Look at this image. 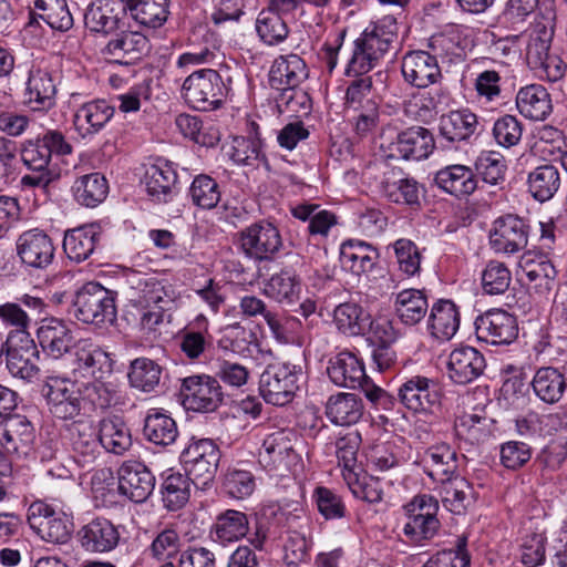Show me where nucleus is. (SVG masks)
I'll return each mask as SVG.
<instances>
[{
	"instance_id": "1",
	"label": "nucleus",
	"mask_w": 567,
	"mask_h": 567,
	"mask_svg": "<svg viewBox=\"0 0 567 567\" xmlns=\"http://www.w3.org/2000/svg\"><path fill=\"white\" fill-rule=\"evenodd\" d=\"M231 79L213 69H202L189 74L182 85L184 101L197 111H214L225 103Z\"/></svg>"
},
{
	"instance_id": "2",
	"label": "nucleus",
	"mask_w": 567,
	"mask_h": 567,
	"mask_svg": "<svg viewBox=\"0 0 567 567\" xmlns=\"http://www.w3.org/2000/svg\"><path fill=\"white\" fill-rule=\"evenodd\" d=\"M73 316L81 322L102 327L116 319L114 293L96 282L84 285L72 302Z\"/></svg>"
},
{
	"instance_id": "3",
	"label": "nucleus",
	"mask_w": 567,
	"mask_h": 567,
	"mask_svg": "<svg viewBox=\"0 0 567 567\" xmlns=\"http://www.w3.org/2000/svg\"><path fill=\"white\" fill-rule=\"evenodd\" d=\"M220 456V450L212 439L192 437L179 458L192 483L205 489L215 478Z\"/></svg>"
},
{
	"instance_id": "4",
	"label": "nucleus",
	"mask_w": 567,
	"mask_h": 567,
	"mask_svg": "<svg viewBox=\"0 0 567 567\" xmlns=\"http://www.w3.org/2000/svg\"><path fill=\"white\" fill-rule=\"evenodd\" d=\"M41 393L50 413L60 420H73L83 415L80 385L70 378L48 374L43 380Z\"/></svg>"
},
{
	"instance_id": "5",
	"label": "nucleus",
	"mask_w": 567,
	"mask_h": 567,
	"mask_svg": "<svg viewBox=\"0 0 567 567\" xmlns=\"http://www.w3.org/2000/svg\"><path fill=\"white\" fill-rule=\"evenodd\" d=\"M28 522L30 527L47 543L63 545L71 539L72 518L63 511L42 501H35L30 505Z\"/></svg>"
},
{
	"instance_id": "6",
	"label": "nucleus",
	"mask_w": 567,
	"mask_h": 567,
	"mask_svg": "<svg viewBox=\"0 0 567 567\" xmlns=\"http://www.w3.org/2000/svg\"><path fill=\"white\" fill-rule=\"evenodd\" d=\"M437 501L431 495H417L404 506L406 522L403 526L404 536L413 543L420 544L432 539L440 529L436 517Z\"/></svg>"
},
{
	"instance_id": "7",
	"label": "nucleus",
	"mask_w": 567,
	"mask_h": 567,
	"mask_svg": "<svg viewBox=\"0 0 567 567\" xmlns=\"http://www.w3.org/2000/svg\"><path fill=\"white\" fill-rule=\"evenodd\" d=\"M238 236L241 251L255 261L274 259L284 246L278 227L266 219L247 226Z\"/></svg>"
},
{
	"instance_id": "8",
	"label": "nucleus",
	"mask_w": 567,
	"mask_h": 567,
	"mask_svg": "<svg viewBox=\"0 0 567 567\" xmlns=\"http://www.w3.org/2000/svg\"><path fill=\"white\" fill-rule=\"evenodd\" d=\"M298 390L296 365L269 364L259 379V391L267 403L282 406L290 403Z\"/></svg>"
},
{
	"instance_id": "9",
	"label": "nucleus",
	"mask_w": 567,
	"mask_h": 567,
	"mask_svg": "<svg viewBox=\"0 0 567 567\" xmlns=\"http://www.w3.org/2000/svg\"><path fill=\"white\" fill-rule=\"evenodd\" d=\"M181 396L183 405L195 412H213L224 400L219 381L206 374L185 378Z\"/></svg>"
},
{
	"instance_id": "10",
	"label": "nucleus",
	"mask_w": 567,
	"mask_h": 567,
	"mask_svg": "<svg viewBox=\"0 0 567 567\" xmlns=\"http://www.w3.org/2000/svg\"><path fill=\"white\" fill-rule=\"evenodd\" d=\"M529 226L517 215H505L494 220L489 245L496 254L515 255L527 247Z\"/></svg>"
},
{
	"instance_id": "11",
	"label": "nucleus",
	"mask_w": 567,
	"mask_h": 567,
	"mask_svg": "<svg viewBox=\"0 0 567 567\" xmlns=\"http://www.w3.org/2000/svg\"><path fill=\"white\" fill-rule=\"evenodd\" d=\"M475 333L480 341L493 346L511 344L518 337V324L515 316L494 308L475 319Z\"/></svg>"
},
{
	"instance_id": "12",
	"label": "nucleus",
	"mask_w": 567,
	"mask_h": 567,
	"mask_svg": "<svg viewBox=\"0 0 567 567\" xmlns=\"http://www.w3.org/2000/svg\"><path fill=\"white\" fill-rule=\"evenodd\" d=\"M16 251L27 268L43 270L53 262L55 247L44 230L33 228L18 236Z\"/></svg>"
},
{
	"instance_id": "13",
	"label": "nucleus",
	"mask_w": 567,
	"mask_h": 567,
	"mask_svg": "<svg viewBox=\"0 0 567 567\" xmlns=\"http://www.w3.org/2000/svg\"><path fill=\"white\" fill-rule=\"evenodd\" d=\"M398 400L414 413L432 412L441 403V392L434 379L413 375L398 388Z\"/></svg>"
},
{
	"instance_id": "14",
	"label": "nucleus",
	"mask_w": 567,
	"mask_h": 567,
	"mask_svg": "<svg viewBox=\"0 0 567 567\" xmlns=\"http://www.w3.org/2000/svg\"><path fill=\"white\" fill-rule=\"evenodd\" d=\"M290 431H277L266 436L258 453L259 464L268 472L281 475L298 461Z\"/></svg>"
},
{
	"instance_id": "15",
	"label": "nucleus",
	"mask_w": 567,
	"mask_h": 567,
	"mask_svg": "<svg viewBox=\"0 0 567 567\" xmlns=\"http://www.w3.org/2000/svg\"><path fill=\"white\" fill-rule=\"evenodd\" d=\"M72 146L59 131H48L34 141H27L21 151L23 164L30 171L51 169L52 155H66Z\"/></svg>"
},
{
	"instance_id": "16",
	"label": "nucleus",
	"mask_w": 567,
	"mask_h": 567,
	"mask_svg": "<svg viewBox=\"0 0 567 567\" xmlns=\"http://www.w3.org/2000/svg\"><path fill=\"white\" fill-rule=\"evenodd\" d=\"M378 187L382 196L391 203L420 206L423 187L401 168L385 166L379 177Z\"/></svg>"
},
{
	"instance_id": "17",
	"label": "nucleus",
	"mask_w": 567,
	"mask_h": 567,
	"mask_svg": "<svg viewBox=\"0 0 567 567\" xmlns=\"http://www.w3.org/2000/svg\"><path fill=\"white\" fill-rule=\"evenodd\" d=\"M126 0H93L84 14L85 27L92 32L112 33L126 25Z\"/></svg>"
},
{
	"instance_id": "18",
	"label": "nucleus",
	"mask_w": 567,
	"mask_h": 567,
	"mask_svg": "<svg viewBox=\"0 0 567 567\" xmlns=\"http://www.w3.org/2000/svg\"><path fill=\"white\" fill-rule=\"evenodd\" d=\"M66 437L73 458L81 466L92 464L100 455L99 430L90 417L74 420L66 426Z\"/></svg>"
},
{
	"instance_id": "19",
	"label": "nucleus",
	"mask_w": 567,
	"mask_h": 567,
	"mask_svg": "<svg viewBox=\"0 0 567 567\" xmlns=\"http://www.w3.org/2000/svg\"><path fill=\"white\" fill-rule=\"evenodd\" d=\"M401 72L404 81L417 89L434 85L443 78L436 55L423 50L408 52L402 59Z\"/></svg>"
},
{
	"instance_id": "20",
	"label": "nucleus",
	"mask_w": 567,
	"mask_h": 567,
	"mask_svg": "<svg viewBox=\"0 0 567 567\" xmlns=\"http://www.w3.org/2000/svg\"><path fill=\"white\" fill-rule=\"evenodd\" d=\"M117 475L120 494L132 502H145L155 488V476L148 467L141 462H124L120 466Z\"/></svg>"
},
{
	"instance_id": "21",
	"label": "nucleus",
	"mask_w": 567,
	"mask_h": 567,
	"mask_svg": "<svg viewBox=\"0 0 567 567\" xmlns=\"http://www.w3.org/2000/svg\"><path fill=\"white\" fill-rule=\"evenodd\" d=\"M519 266L537 293L547 296L557 284L558 271L547 252L536 249L525 251Z\"/></svg>"
},
{
	"instance_id": "22",
	"label": "nucleus",
	"mask_w": 567,
	"mask_h": 567,
	"mask_svg": "<svg viewBox=\"0 0 567 567\" xmlns=\"http://www.w3.org/2000/svg\"><path fill=\"white\" fill-rule=\"evenodd\" d=\"M150 49V40L144 33L123 28L107 41L103 53L116 63L128 65L145 56Z\"/></svg>"
},
{
	"instance_id": "23",
	"label": "nucleus",
	"mask_w": 567,
	"mask_h": 567,
	"mask_svg": "<svg viewBox=\"0 0 567 567\" xmlns=\"http://www.w3.org/2000/svg\"><path fill=\"white\" fill-rule=\"evenodd\" d=\"M34 441V427L24 415H9L0 424V445L8 454L28 456Z\"/></svg>"
},
{
	"instance_id": "24",
	"label": "nucleus",
	"mask_w": 567,
	"mask_h": 567,
	"mask_svg": "<svg viewBox=\"0 0 567 567\" xmlns=\"http://www.w3.org/2000/svg\"><path fill=\"white\" fill-rule=\"evenodd\" d=\"M37 338L42 351L53 359L62 358L75 344L71 328L58 318L41 320L37 329Z\"/></svg>"
},
{
	"instance_id": "25",
	"label": "nucleus",
	"mask_w": 567,
	"mask_h": 567,
	"mask_svg": "<svg viewBox=\"0 0 567 567\" xmlns=\"http://www.w3.org/2000/svg\"><path fill=\"white\" fill-rule=\"evenodd\" d=\"M327 372L330 380L338 386L363 390L369 383L362 360L349 351H342L332 357Z\"/></svg>"
},
{
	"instance_id": "26",
	"label": "nucleus",
	"mask_w": 567,
	"mask_h": 567,
	"mask_svg": "<svg viewBox=\"0 0 567 567\" xmlns=\"http://www.w3.org/2000/svg\"><path fill=\"white\" fill-rule=\"evenodd\" d=\"M112 371L113 360L107 351L87 340H83L76 346L74 375L100 380L111 374Z\"/></svg>"
},
{
	"instance_id": "27",
	"label": "nucleus",
	"mask_w": 567,
	"mask_h": 567,
	"mask_svg": "<svg viewBox=\"0 0 567 567\" xmlns=\"http://www.w3.org/2000/svg\"><path fill=\"white\" fill-rule=\"evenodd\" d=\"M82 548L89 553H109L120 540L114 524L104 517H96L83 525L78 532Z\"/></svg>"
},
{
	"instance_id": "28",
	"label": "nucleus",
	"mask_w": 567,
	"mask_h": 567,
	"mask_svg": "<svg viewBox=\"0 0 567 567\" xmlns=\"http://www.w3.org/2000/svg\"><path fill=\"white\" fill-rule=\"evenodd\" d=\"M435 146L432 133L424 127L413 126L401 132L392 143V157L421 161L427 158Z\"/></svg>"
},
{
	"instance_id": "29",
	"label": "nucleus",
	"mask_w": 567,
	"mask_h": 567,
	"mask_svg": "<svg viewBox=\"0 0 567 567\" xmlns=\"http://www.w3.org/2000/svg\"><path fill=\"white\" fill-rule=\"evenodd\" d=\"M115 114V107L104 99H96L82 104L74 113L73 123L82 137H90L101 132Z\"/></svg>"
},
{
	"instance_id": "30",
	"label": "nucleus",
	"mask_w": 567,
	"mask_h": 567,
	"mask_svg": "<svg viewBox=\"0 0 567 567\" xmlns=\"http://www.w3.org/2000/svg\"><path fill=\"white\" fill-rule=\"evenodd\" d=\"M177 173L167 162L151 165L143 178L150 198L155 203L172 202L177 194Z\"/></svg>"
},
{
	"instance_id": "31",
	"label": "nucleus",
	"mask_w": 567,
	"mask_h": 567,
	"mask_svg": "<svg viewBox=\"0 0 567 567\" xmlns=\"http://www.w3.org/2000/svg\"><path fill=\"white\" fill-rule=\"evenodd\" d=\"M307 76L306 63L299 55H280L270 68L269 84L272 89L285 93L299 86Z\"/></svg>"
},
{
	"instance_id": "32",
	"label": "nucleus",
	"mask_w": 567,
	"mask_h": 567,
	"mask_svg": "<svg viewBox=\"0 0 567 567\" xmlns=\"http://www.w3.org/2000/svg\"><path fill=\"white\" fill-rule=\"evenodd\" d=\"M485 368V359L472 347L454 349L449 357L447 371L450 379L457 384H467L477 379Z\"/></svg>"
},
{
	"instance_id": "33",
	"label": "nucleus",
	"mask_w": 567,
	"mask_h": 567,
	"mask_svg": "<svg viewBox=\"0 0 567 567\" xmlns=\"http://www.w3.org/2000/svg\"><path fill=\"white\" fill-rule=\"evenodd\" d=\"M249 529V519L246 513L237 509H225L216 515L209 530V537L214 543L226 546L246 537Z\"/></svg>"
},
{
	"instance_id": "34",
	"label": "nucleus",
	"mask_w": 567,
	"mask_h": 567,
	"mask_svg": "<svg viewBox=\"0 0 567 567\" xmlns=\"http://www.w3.org/2000/svg\"><path fill=\"white\" fill-rule=\"evenodd\" d=\"M478 125L476 114L467 109L451 111L442 115L439 124L443 147H452L454 143L464 142L474 135Z\"/></svg>"
},
{
	"instance_id": "35",
	"label": "nucleus",
	"mask_w": 567,
	"mask_h": 567,
	"mask_svg": "<svg viewBox=\"0 0 567 567\" xmlns=\"http://www.w3.org/2000/svg\"><path fill=\"white\" fill-rule=\"evenodd\" d=\"M434 182L439 188L458 198L473 194L478 184L474 171L462 164L447 165L439 169Z\"/></svg>"
},
{
	"instance_id": "36",
	"label": "nucleus",
	"mask_w": 567,
	"mask_h": 567,
	"mask_svg": "<svg viewBox=\"0 0 567 567\" xmlns=\"http://www.w3.org/2000/svg\"><path fill=\"white\" fill-rule=\"evenodd\" d=\"M378 259V249L365 241L348 239L340 246L341 267L355 276L371 271Z\"/></svg>"
},
{
	"instance_id": "37",
	"label": "nucleus",
	"mask_w": 567,
	"mask_h": 567,
	"mask_svg": "<svg viewBox=\"0 0 567 567\" xmlns=\"http://www.w3.org/2000/svg\"><path fill=\"white\" fill-rule=\"evenodd\" d=\"M364 410L363 400L354 393L339 392L329 396L326 403L328 420L339 426L357 424L363 417Z\"/></svg>"
},
{
	"instance_id": "38",
	"label": "nucleus",
	"mask_w": 567,
	"mask_h": 567,
	"mask_svg": "<svg viewBox=\"0 0 567 567\" xmlns=\"http://www.w3.org/2000/svg\"><path fill=\"white\" fill-rule=\"evenodd\" d=\"M56 87L50 72L40 68L30 70L25 102L33 111H48L55 105Z\"/></svg>"
},
{
	"instance_id": "39",
	"label": "nucleus",
	"mask_w": 567,
	"mask_h": 567,
	"mask_svg": "<svg viewBox=\"0 0 567 567\" xmlns=\"http://www.w3.org/2000/svg\"><path fill=\"white\" fill-rule=\"evenodd\" d=\"M516 107L530 121H545L553 112L550 94L540 84L520 87L516 94Z\"/></svg>"
},
{
	"instance_id": "40",
	"label": "nucleus",
	"mask_w": 567,
	"mask_h": 567,
	"mask_svg": "<svg viewBox=\"0 0 567 567\" xmlns=\"http://www.w3.org/2000/svg\"><path fill=\"white\" fill-rule=\"evenodd\" d=\"M100 239V226L94 224L83 225L65 233L63 250L69 259L81 262L95 251Z\"/></svg>"
},
{
	"instance_id": "41",
	"label": "nucleus",
	"mask_w": 567,
	"mask_h": 567,
	"mask_svg": "<svg viewBox=\"0 0 567 567\" xmlns=\"http://www.w3.org/2000/svg\"><path fill=\"white\" fill-rule=\"evenodd\" d=\"M530 386L535 396L543 403L555 404L561 400L567 381L558 368L540 367L535 371Z\"/></svg>"
},
{
	"instance_id": "42",
	"label": "nucleus",
	"mask_w": 567,
	"mask_h": 567,
	"mask_svg": "<svg viewBox=\"0 0 567 567\" xmlns=\"http://www.w3.org/2000/svg\"><path fill=\"white\" fill-rule=\"evenodd\" d=\"M422 462L424 473L439 483L457 475V453L447 444L434 445L427 449Z\"/></svg>"
},
{
	"instance_id": "43",
	"label": "nucleus",
	"mask_w": 567,
	"mask_h": 567,
	"mask_svg": "<svg viewBox=\"0 0 567 567\" xmlns=\"http://www.w3.org/2000/svg\"><path fill=\"white\" fill-rule=\"evenodd\" d=\"M393 309L403 324L410 327L415 326L421 322L427 313V296L422 289H403L394 295Z\"/></svg>"
},
{
	"instance_id": "44",
	"label": "nucleus",
	"mask_w": 567,
	"mask_h": 567,
	"mask_svg": "<svg viewBox=\"0 0 567 567\" xmlns=\"http://www.w3.org/2000/svg\"><path fill=\"white\" fill-rule=\"evenodd\" d=\"M427 328L439 340L452 339L460 328V312L456 305L449 299H440L430 309Z\"/></svg>"
},
{
	"instance_id": "45",
	"label": "nucleus",
	"mask_w": 567,
	"mask_h": 567,
	"mask_svg": "<svg viewBox=\"0 0 567 567\" xmlns=\"http://www.w3.org/2000/svg\"><path fill=\"white\" fill-rule=\"evenodd\" d=\"M301 289L300 277L289 267L272 274L264 285V293L268 298L288 306L299 300Z\"/></svg>"
},
{
	"instance_id": "46",
	"label": "nucleus",
	"mask_w": 567,
	"mask_h": 567,
	"mask_svg": "<svg viewBox=\"0 0 567 567\" xmlns=\"http://www.w3.org/2000/svg\"><path fill=\"white\" fill-rule=\"evenodd\" d=\"M526 184L530 196L539 203H545L560 188L559 168L551 163H543L528 173Z\"/></svg>"
},
{
	"instance_id": "47",
	"label": "nucleus",
	"mask_w": 567,
	"mask_h": 567,
	"mask_svg": "<svg viewBox=\"0 0 567 567\" xmlns=\"http://www.w3.org/2000/svg\"><path fill=\"white\" fill-rule=\"evenodd\" d=\"M440 484L442 503L451 513L464 514L474 504L475 492L465 477L456 475Z\"/></svg>"
},
{
	"instance_id": "48",
	"label": "nucleus",
	"mask_w": 567,
	"mask_h": 567,
	"mask_svg": "<svg viewBox=\"0 0 567 567\" xmlns=\"http://www.w3.org/2000/svg\"><path fill=\"white\" fill-rule=\"evenodd\" d=\"M143 436L155 445L168 446L178 436L177 424L165 412L158 409H151L144 419Z\"/></svg>"
},
{
	"instance_id": "49",
	"label": "nucleus",
	"mask_w": 567,
	"mask_h": 567,
	"mask_svg": "<svg viewBox=\"0 0 567 567\" xmlns=\"http://www.w3.org/2000/svg\"><path fill=\"white\" fill-rule=\"evenodd\" d=\"M100 447L115 455L124 454L132 446L130 429L118 417H104L99 422Z\"/></svg>"
},
{
	"instance_id": "50",
	"label": "nucleus",
	"mask_w": 567,
	"mask_h": 567,
	"mask_svg": "<svg viewBox=\"0 0 567 567\" xmlns=\"http://www.w3.org/2000/svg\"><path fill=\"white\" fill-rule=\"evenodd\" d=\"M550 39L537 35L530 39L526 50V60L530 69H543L549 78L557 80L564 73V66L556 56L549 54Z\"/></svg>"
},
{
	"instance_id": "51",
	"label": "nucleus",
	"mask_w": 567,
	"mask_h": 567,
	"mask_svg": "<svg viewBox=\"0 0 567 567\" xmlns=\"http://www.w3.org/2000/svg\"><path fill=\"white\" fill-rule=\"evenodd\" d=\"M268 529L262 524H255L254 532L248 537L249 545H239L229 556L227 567H260L261 555Z\"/></svg>"
},
{
	"instance_id": "52",
	"label": "nucleus",
	"mask_w": 567,
	"mask_h": 567,
	"mask_svg": "<svg viewBox=\"0 0 567 567\" xmlns=\"http://www.w3.org/2000/svg\"><path fill=\"white\" fill-rule=\"evenodd\" d=\"M31 18L43 20L51 29L68 31L73 27V17L66 0H35Z\"/></svg>"
},
{
	"instance_id": "53",
	"label": "nucleus",
	"mask_w": 567,
	"mask_h": 567,
	"mask_svg": "<svg viewBox=\"0 0 567 567\" xmlns=\"http://www.w3.org/2000/svg\"><path fill=\"white\" fill-rule=\"evenodd\" d=\"M80 392L83 415L111 408L117 398L116 390L111 383H103L99 380L82 383Z\"/></svg>"
},
{
	"instance_id": "54",
	"label": "nucleus",
	"mask_w": 567,
	"mask_h": 567,
	"mask_svg": "<svg viewBox=\"0 0 567 567\" xmlns=\"http://www.w3.org/2000/svg\"><path fill=\"white\" fill-rule=\"evenodd\" d=\"M107 192V181L100 173L83 175L79 177L73 185L76 202L86 207H95L102 203Z\"/></svg>"
},
{
	"instance_id": "55",
	"label": "nucleus",
	"mask_w": 567,
	"mask_h": 567,
	"mask_svg": "<svg viewBox=\"0 0 567 567\" xmlns=\"http://www.w3.org/2000/svg\"><path fill=\"white\" fill-rule=\"evenodd\" d=\"M162 372L158 363L143 357L131 362L127 377L132 388L148 393L159 385Z\"/></svg>"
},
{
	"instance_id": "56",
	"label": "nucleus",
	"mask_w": 567,
	"mask_h": 567,
	"mask_svg": "<svg viewBox=\"0 0 567 567\" xmlns=\"http://www.w3.org/2000/svg\"><path fill=\"white\" fill-rule=\"evenodd\" d=\"M333 320L337 328L349 336L363 334L369 326V316L354 302H343L336 307Z\"/></svg>"
},
{
	"instance_id": "57",
	"label": "nucleus",
	"mask_w": 567,
	"mask_h": 567,
	"mask_svg": "<svg viewBox=\"0 0 567 567\" xmlns=\"http://www.w3.org/2000/svg\"><path fill=\"white\" fill-rule=\"evenodd\" d=\"M476 177L484 183L499 186L505 182L507 165L505 157L494 151H483L474 162Z\"/></svg>"
},
{
	"instance_id": "58",
	"label": "nucleus",
	"mask_w": 567,
	"mask_h": 567,
	"mask_svg": "<svg viewBox=\"0 0 567 567\" xmlns=\"http://www.w3.org/2000/svg\"><path fill=\"white\" fill-rule=\"evenodd\" d=\"M192 480L189 475L179 472L167 474L162 484V495L165 507L169 511L182 508L189 499Z\"/></svg>"
},
{
	"instance_id": "59",
	"label": "nucleus",
	"mask_w": 567,
	"mask_h": 567,
	"mask_svg": "<svg viewBox=\"0 0 567 567\" xmlns=\"http://www.w3.org/2000/svg\"><path fill=\"white\" fill-rule=\"evenodd\" d=\"M27 342V347H8L6 357L8 371L22 380H31L39 371L33 361L37 354L35 348L32 346L33 341L28 340Z\"/></svg>"
},
{
	"instance_id": "60",
	"label": "nucleus",
	"mask_w": 567,
	"mask_h": 567,
	"mask_svg": "<svg viewBox=\"0 0 567 567\" xmlns=\"http://www.w3.org/2000/svg\"><path fill=\"white\" fill-rule=\"evenodd\" d=\"M256 31L260 40L268 45H276L284 42L289 28L287 22L276 11L261 10L256 20Z\"/></svg>"
},
{
	"instance_id": "61",
	"label": "nucleus",
	"mask_w": 567,
	"mask_h": 567,
	"mask_svg": "<svg viewBox=\"0 0 567 567\" xmlns=\"http://www.w3.org/2000/svg\"><path fill=\"white\" fill-rule=\"evenodd\" d=\"M188 196L198 208L213 209L221 198V192L218 183L207 174H199L194 177L189 189Z\"/></svg>"
},
{
	"instance_id": "62",
	"label": "nucleus",
	"mask_w": 567,
	"mask_h": 567,
	"mask_svg": "<svg viewBox=\"0 0 567 567\" xmlns=\"http://www.w3.org/2000/svg\"><path fill=\"white\" fill-rule=\"evenodd\" d=\"M546 536L540 533H532L522 538L515 555L519 567H538L546 559Z\"/></svg>"
},
{
	"instance_id": "63",
	"label": "nucleus",
	"mask_w": 567,
	"mask_h": 567,
	"mask_svg": "<svg viewBox=\"0 0 567 567\" xmlns=\"http://www.w3.org/2000/svg\"><path fill=\"white\" fill-rule=\"evenodd\" d=\"M466 38L457 30H450L432 37L430 47L432 50L446 58L450 62L461 61L465 56Z\"/></svg>"
},
{
	"instance_id": "64",
	"label": "nucleus",
	"mask_w": 567,
	"mask_h": 567,
	"mask_svg": "<svg viewBox=\"0 0 567 567\" xmlns=\"http://www.w3.org/2000/svg\"><path fill=\"white\" fill-rule=\"evenodd\" d=\"M466 537H458L454 549L439 550L422 567H470V555L466 551Z\"/></svg>"
}]
</instances>
